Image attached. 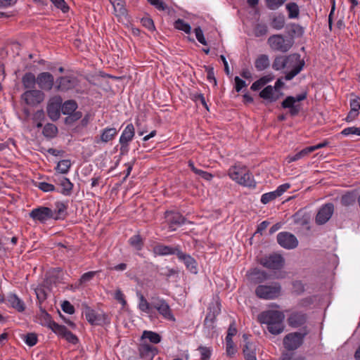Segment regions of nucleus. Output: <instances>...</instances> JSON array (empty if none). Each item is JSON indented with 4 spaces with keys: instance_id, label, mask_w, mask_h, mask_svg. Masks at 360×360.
Wrapping results in <instances>:
<instances>
[{
    "instance_id": "4468645a",
    "label": "nucleus",
    "mask_w": 360,
    "mask_h": 360,
    "mask_svg": "<svg viewBox=\"0 0 360 360\" xmlns=\"http://www.w3.org/2000/svg\"><path fill=\"white\" fill-rule=\"evenodd\" d=\"M334 212L333 203H326L321 206L316 216V223L319 225L326 224L332 217Z\"/></svg>"
},
{
    "instance_id": "4be33fe9",
    "label": "nucleus",
    "mask_w": 360,
    "mask_h": 360,
    "mask_svg": "<svg viewBox=\"0 0 360 360\" xmlns=\"http://www.w3.org/2000/svg\"><path fill=\"white\" fill-rule=\"evenodd\" d=\"M37 84L41 89L50 90L53 85V77L49 72L40 73L37 77Z\"/></svg>"
},
{
    "instance_id": "2f4dec72",
    "label": "nucleus",
    "mask_w": 360,
    "mask_h": 360,
    "mask_svg": "<svg viewBox=\"0 0 360 360\" xmlns=\"http://www.w3.org/2000/svg\"><path fill=\"white\" fill-rule=\"evenodd\" d=\"M115 15L120 18H127V10L121 0H110Z\"/></svg>"
},
{
    "instance_id": "e2e57ef3",
    "label": "nucleus",
    "mask_w": 360,
    "mask_h": 360,
    "mask_svg": "<svg viewBox=\"0 0 360 360\" xmlns=\"http://www.w3.org/2000/svg\"><path fill=\"white\" fill-rule=\"evenodd\" d=\"M114 298L119 302L120 304H122V306H124L126 304V300L124 299V295L122 293V292L117 289L115 290L114 293Z\"/></svg>"
},
{
    "instance_id": "bf43d9fd",
    "label": "nucleus",
    "mask_w": 360,
    "mask_h": 360,
    "mask_svg": "<svg viewBox=\"0 0 360 360\" xmlns=\"http://www.w3.org/2000/svg\"><path fill=\"white\" fill-rule=\"evenodd\" d=\"M141 23L146 28H147L150 31H153L155 30L153 21L150 18H143L141 19Z\"/></svg>"
},
{
    "instance_id": "338daca9",
    "label": "nucleus",
    "mask_w": 360,
    "mask_h": 360,
    "mask_svg": "<svg viewBox=\"0 0 360 360\" xmlns=\"http://www.w3.org/2000/svg\"><path fill=\"white\" fill-rule=\"evenodd\" d=\"M288 0H271V10H277L283 6Z\"/></svg>"
},
{
    "instance_id": "6ab92c4d",
    "label": "nucleus",
    "mask_w": 360,
    "mask_h": 360,
    "mask_svg": "<svg viewBox=\"0 0 360 360\" xmlns=\"http://www.w3.org/2000/svg\"><path fill=\"white\" fill-rule=\"evenodd\" d=\"M178 259L183 262L186 269L192 274L198 273V267L196 261L189 255L183 252L181 250L176 252Z\"/></svg>"
},
{
    "instance_id": "c03bdc74",
    "label": "nucleus",
    "mask_w": 360,
    "mask_h": 360,
    "mask_svg": "<svg viewBox=\"0 0 360 360\" xmlns=\"http://www.w3.org/2000/svg\"><path fill=\"white\" fill-rule=\"evenodd\" d=\"M153 308L151 303H149L142 295H140L139 309L143 312L150 314Z\"/></svg>"
},
{
    "instance_id": "f257e3e1",
    "label": "nucleus",
    "mask_w": 360,
    "mask_h": 360,
    "mask_svg": "<svg viewBox=\"0 0 360 360\" xmlns=\"http://www.w3.org/2000/svg\"><path fill=\"white\" fill-rule=\"evenodd\" d=\"M248 276L251 282L257 284L255 295L259 299H270V277L265 271L255 268L248 271Z\"/></svg>"
},
{
    "instance_id": "69168bd1",
    "label": "nucleus",
    "mask_w": 360,
    "mask_h": 360,
    "mask_svg": "<svg viewBox=\"0 0 360 360\" xmlns=\"http://www.w3.org/2000/svg\"><path fill=\"white\" fill-rule=\"evenodd\" d=\"M51 2L58 8L61 9L64 13L68 10L64 0H51Z\"/></svg>"
},
{
    "instance_id": "680f3d73",
    "label": "nucleus",
    "mask_w": 360,
    "mask_h": 360,
    "mask_svg": "<svg viewBox=\"0 0 360 360\" xmlns=\"http://www.w3.org/2000/svg\"><path fill=\"white\" fill-rule=\"evenodd\" d=\"M61 308L63 311L69 314H72L75 312L74 307L68 301L63 302Z\"/></svg>"
},
{
    "instance_id": "c9c22d12",
    "label": "nucleus",
    "mask_w": 360,
    "mask_h": 360,
    "mask_svg": "<svg viewBox=\"0 0 360 360\" xmlns=\"http://www.w3.org/2000/svg\"><path fill=\"white\" fill-rule=\"evenodd\" d=\"M269 65V59L266 55H260L255 60V66L258 71H262Z\"/></svg>"
},
{
    "instance_id": "8fccbe9b",
    "label": "nucleus",
    "mask_w": 360,
    "mask_h": 360,
    "mask_svg": "<svg viewBox=\"0 0 360 360\" xmlns=\"http://www.w3.org/2000/svg\"><path fill=\"white\" fill-rule=\"evenodd\" d=\"M25 342L30 347L35 345L37 342V337L35 333H27L24 337Z\"/></svg>"
},
{
    "instance_id": "9d476101",
    "label": "nucleus",
    "mask_w": 360,
    "mask_h": 360,
    "mask_svg": "<svg viewBox=\"0 0 360 360\" xmlns=\"http://www.w3.org/2000/svg\"><path fill=\"white\" fill-rule=\"evenodd\" d=\"M306 333L295 332L288 334L283 339V345L288 350H295L302 343Z\"/></svg>"
},
{
    "instance_id": "423d86ee",
    "label": "nucleus",
    "mask_w": 360,
    "mask_h": 360,
    "mask_svg": "<svg viewBox=\"0 0 360 360\" xmlns=\"http://www.w3.org/2000/svg\"><path fill=\"white\" fill-rule=\"evenodd\" d=\"M274 307L278 306L271 303V334L278 335L284 330L285 315L283 311L274 310Z\"/></svg>"
},
{
    "instance_id": "a19ab883",
    "label": "nucleus",
    "mask_w": 360,
    "mask_h": 360,
    "mask_svg": "<svg viewBox=\"0 0 360 360\" xmlns=\"http://www.w3.org/2000/svg\"><path fill=\"white\" fill-rule=\"evenodd\" d=\"M356 202V196L354 193L347 192L341 197L340 202L345 207L353 205Z\"/></svg>"
},
{
    "instance_id": "6e6552de",
    "label": "nucleus",
    "mask_w": 360,
    "mask_h": 360,
    "mask_svg": "<svg viewBox=\"0 0 360 360\" xmlns=\"http://www.w3.org/2000/svg\"><path fill=\"white\" fill-rule=\"evenodd\" d=\"M294 41L292 39L283 36V34L271 35V47L281 52H287L292 46Z\"/></svg>"
},
{
    "instance_id": "0e129e2a",
    "label": "nucleus",
    "mask_w": 360,
    "mask_h": 360,
    "mask_svg": "<svg viewBox=\"0 0 360 360\" xmlns=\"http://www.w3.org/2000/svg\"><path fill=\"white\" fill-rule=\"evenodd\" d=\"M151 5L154 6L160 11H165L167 8L166 5L160 0H147Z\"/></svg>"
},
{
    "instance_id": "7ed1b4c3",
    "label": "nucleus",
    "mask_w": 360,
    "mask_h": 360,
    "mask_svg": "<svg viewBox=\"0 0 360 360\" xmlns=\"http://www.w3.org/2000/svg\"><path fill=\"white\" fill-rule=\"evenodd\" d=\"M284 70L286 72L285 79L291 80L298 75L304 65V61L301 59L300 55L292 53L285 56Z\"/></svg>"
},
{
    "instance_id": "09e8293b",
    "label": "nucleus",
    "mask_w": 360,
    "mask_h": 360,
    "mask_svg": "<svg viewBox=\"0 0 360 360\" xmlns=\"http://www.w3.org/2000/svg\"><path fill=\"white\" fill-rule=\"evenodd\" d=\"M198 350L200 354L201 360H210L212 354V349L210 347L200 346L198 347Z\"/></svg>"
},
{
    "instance_id": "1a4fd4ad",
    "label": "nucleus",
    "mask_w": 360,
    "mask_h": 360,
    "mask_svg": "<svg viewBox=\"0 0 360 360\" xmlns=\"http://www.w3.org/2000/svg\"><path fill=\"white\" fill-rule=\"evenodd\" d=\"M30 217L36 221H39L40 223H46L47 221L50 219H53V217H56L53 214V210L50 209L47 207H38L37 208L33 209L30 212Z\"/></svg>"
},
{
    "instance_id": "412c9836",
    "label": "nucleus",
    "mask_w": 360,
    "mask_h": 360,
    "mask_svg": "<svg viewBox=\"0 0 360 360\" xmlns=\"http://www.w3.org/2000/svg\"><path fill=\"white\" fill-rule=\"evenodd\" d=\"M45 321L47 326L51 328L58 335L64 338L68 330L65 326L58 324L57 323L51 320L49 315L46 312H42L41 314Z\"/></svg>"
},
{
    "instance_id": "6e6d98bb",
    "label": "nucleus",
    "mask_w": 360,
    "mask_h": 360,
    "mask_svg": "<svg viewBox=\"0 0 360 360\" xmlns=\"http://www.w3.org/2000/svg\"><path fill=\"white\" fill-rule=\"evenodd\" d=\"M194 32L197 40L203 45H207V41L204 37L202 30L200 27L195 28Z\"/></svg>"
},
{
    "instance_id": "2eb2a0df",
    "label": "nucleus",
    "mask_w": 360,
    "mask_h": 360,
    "mask_svg": "<svg viewBox=\"0 0 360 360\" xmlns=\"http://www.w3.org/2000/svg\"><path fill=\"white\" fill-rule=\"evenodd\" d=\"M62 101L60 96H54L49 100L47 112L52 120H57L60 117Z\"/></svg>"
},
{
    "instance_id": "473e14b6",
    "label": "nucleus",
    "mask_w": 360,
    "mask_h": 360,
    "mask_svg": "<svg viewBox=\"0 0 360 360\" xmlns=\"http://www.w3.org/2000/svg\"><path fill=\"white\" fill-rule=\"evenodd\" d=\"M289 19H297L300 17V8L297 3L289 2L285 4Z\"/></svg>"
},
{
    "instance_id": "864d4df0",
    "label": "nucleus",
    "mask_w": 360,
    "mask_h": 360,
    "mask_svg": "<svg viewBox=\"0 0 360 360\" xmlns=\"http://www.w3.org/2000/svg\"><path fill=\"white\" fill-rule=\"evenodd\" d=\"M96 274L97 271H89L84 274L79 279V284L82 285L88 283L95 276Z\"/></svg>"
},
{
    "instance_id": "5701e85b",
    "label": "nucleus",
    "mask_w": 360,
    "mask_h": 360,
    "mask_svg": "<svg viewBox=\"0 0 360 360\" xmlns=\"http://www.w3.org/2000/svg\"><path fill=\"white\" fill-rule=\"evenodd\" d=\"M54 181L60 185L62 188L61 193L64 195L68 196L71 194L73 184L69 179L61 176L58 174H55L53 176Z\"/></svg>"
},
{
    "instance_id": "052dcab7",
    "label": "nucleus",
    "mask_w": 360,
    "mask_h": 360,
    "mask_svg": "<svg viewBox=\"0 0 360 360\" xmlns=\"http://www.w3.org/2000/svg\"><path fill=\"white\" fill-rule=\"evenodd\" d=\"M235 81V89L237 92L242 90L243 88L247 86L245 82L241 79L239 77L236 76L234 78Z\"/></svg>"
},
{
    "instance_id": "b1692460",
    "label": "nucleus",
    "mask_w": 360,
    "mask_h": 360,
    "mask_svg": "<svg viewBox=\"0 0 360 360\" xmlns=\"http://www.w3.org/2000/svg\"><path fill=\"white\" fill-rule=\"evenodd\" d=\"M134 135L135 129L134 125L132 124H127L122 131V134L120 137L119 142L120 145H122L123 148L128 146L129 142L132 141Z\"/></svg>"
},
{
    "instance_id": "393cba45",
    "label": "nucleus",
    "mask_w": 360,
    "mask_h": 360,
    "mask_svg": "<svg viewBox=\"0 0 360 360\" xmlns=\"http://www.w3.org/2000/svg\"><path fill=\"white\" fill-rule=\"evenodd\" d=\"M307 316L299 311H294L288 318V323L292 328H298L305 323Z\"/></svg>"
},
{
    "instance_id": "de8ad7c7",
    "label": "nucleus",
    "mask_w": 360,
    "mask_h": 360,
    "mask_svg": "<svg viewBox=\"0 0 360 360\" xmlns=\"http://www.w3.org/2000/svg\"><path fill=\"white\" fill-rule=\"evenodd\" d=\"M290 188L289 184H283L280 185L277 189L274 191H271V200L281 196L284 192H285Z\"/></svg>"
},
{
    "instance_id": "49530a36",
    "label": "nucleus",
    "mask_w": 360,
    "mask_h": 360,
    "mask_svg": "<svg viewBox=\"0 0 360 360\" xmlns=\"http://www.w3.org/2000/svg\"><path fill=\"white\" fill-rule=\"evenodd\" d=\"M286 56H278L275 58L271 67L276 70H282L285 68Z\"/></svg>"
},
{
    "instance_id": "58836bf2",
    "label": "nucleus",
    "mask_w": 360,
    "mask_h": 360,
    "mask_svg": "<svg viewBox=\"0 0 360 360\" xmlns=\"http://www.w3.org/2000/svg\"><path fill=\"white\" fill-rule=\"evenodd\" d=\"M23 86L26 89L33 88L37 83V78L31 72L26 73L22 79Z\"/></svg>"
},
{
    "instance_id": "37998d69",
    "label": "nucleus",
    "mask_w": 360,
    "mask_h": 360,
    "mask_svg": "<svg viewBox=\"0 0 360 360\" xmlns=\"http://www.w3.org/2000/svg\"><path fill=\"white\" fill-rule=\"evenodd\" d=\"M70 167V160H62L58 162L56 169L58 173L65 174L69 172Z\"/></svg>"
},
{
    "instance_id": "603ef678",
    "label": "nucleus",
    "mask_w": 360,
    "mask_h": 360,
    "mask_svg": "<svg viewBox=\"0 0 360 360\" xmlns=\"http://www.w3.org/2000/svg\"><path fill=\"white\" fill-rule=\"evenodd\" d=\"M129 243L136 250H141L142 247L141 238L139 235H134L129 239Z\"/></svg>"
},
{
    "instance_id": "c85d7f7f",
    "label": "nucleus",
    "mask_w": 360,
    "mask_h": 360,
    "mask_svg": "<svg viewBox=\"0 0 360 360\" xmlns=\"http://www.w3.org/2000/svg\"><path fill=\"white\" fill-rule=\"evenodd\" d=\"M257 321L263 328L264 333L267 334L270 332V311H264L258 314Z\"/></svg>"
},
{
    "instance_id": "a211bd4d",
    "label": "nucleus",
    "mask_w": 360,
    "mask_h": 360,
    "mask_svg": "<svg viewBox=\"0 0 360 360\" xmlns=\"http://www.w3.org/2000/svg\"><path fill=\"white\" fill-rule=\"evenodd\" d=\"M350 110L349 111L345 121L351 122L356 119L360 113V97L352 96L349 100Z\"/></svg>"
},
{
    "instance_id": "4d7b16f0",
    "label": "nucleus",
    "mask_w": 360,
    "mask_h": 360,
    "mask_svg": "<svg viewBox=\"0 0 360 360\" xmlns=\"http://www.w3.org/2000/svg\"><path fill=\"white\" fill-rule=\"evenodd\" d=\"M37 186L44 192H50L55 190V186L53 184L44 181L39 182Z\"/></svg>"
},
{
    "instance_id": "f704fd0d",
    "label": "nucleus",
    "mask_w": 360,
    "mask_h": 360,
    "mask_svg": "<svg viewBox=\"0 0 360 360\" xmlns=\"http://www.w3.org/2000/svg\"><path fill=\"white\" fill-rule=\"evenodd\" d=\"M290 30L288 31L289 38L293 39L295 37H300L304 32V27L299 24L291 22L288 24Z\"/></svg>"
},
{
    "instance_id": "13d9d810",
    "label": "nucleus",
    "mask_w": 360,
    "mask_h": 360,
    "mask_svg": "<svg viewBox=\"0 0 360 360\" xmlns=\"http://www.w3.org/2000/svg\"><path fill=\"white\" fill-rule=\"evenodd\" d=\"M237 353V348L234 343L226 345V354L229 357H233Z\"/></svg>"
},
{
    "instance_id": "f8f14e48",
    "label": "nucleus",
    "mask_w": 360,
    "mask_h": 360,
    "mask_svg": "<svg viewBox=\"0 0 360 360\" xmlns=\"http://www.w3.org/2000/svg\"><path fill=\"white\" fill-rule=\"evenodd\" d=\"M270 82V76L266 75L255 81L251 86L252 91H259L264 88L260 92L259 96L264 99L270 98V85L267 84Z\"/></svg>"
},
{
    "instance_id": "0eeeda50",
    "label": "nucleus",
    "mask_w": 360,
    "mask_h": 360,
    "mask_svg": "<svg viewBox=\"0 0 360 360\" xmlns=\"http://www.w3.org/2000/svg\"><path fill=\"white\" fill-rule=\"evenodd\" d=\"M151 305L164 319L168 321H175V318L170 307L164 299L159 297L153 298L151 301Z\"/></svg>"
},
{
    "instance_id": "a878e982",
    "label": "nucleus",
    "mask_w": 360,
    "mask_h": 360,
    "mask_svg": "<svg viewBox=\"0 0 360 360\" xmlns=\"http://www.w3.org/2000/svg\"><path fill=\"white\" fill-rule=\"evenodd\" d=\"M286 18L283 13L277 12L271 15V28L281 30L285 27Z\"/></svg>"
},
{
    "instance_id": "7c9ffc66",
    "label": "nucleus",
    "mask_w": 360,
    "mask_h": 360,
    "mask_svg": "<svg viewBox=\"0 0 360 360\" xmlns=\"http://www.w3.org/2000/svg\"><path fill=\"white\" fill-rule=\"evenodd\" d=\"M117 131L115 127H107L101 131L99 141L102 143H108L112 140L117 135Z\"/></svg>"
},
{
    "instance_id": "4c0bfd02",
    "label": "nucleus",
    "mask_w": 360,
    "mask_h": 360,
    "mask_svg": "<svg viewBox=\"0 0 360 360\" xmlns=\"http://www.w3.org/2000/svg\"><path fill=\"white\" fill-rule=\"evenodd\" d=\"M77 108V104L75 101L70 100L61 104V112L64 115H71Z\"/></svg>"
},
{
    "instance_id": "aec40b11",
    "label": "nucleus",
    "mask_w": 360,
    "mask_h": 360,
    "mask_svg": "<svg viewBox=\"0 0 360 360\" xmlns=\"http://www.w3.org/2000/svg\"><path fill=\"white\" fill-rule=\"evenodd\" d=\"M45 321L47 326L51 328L58 335L64 338L68 330L65 326L58 324L57 323L51 320L49 315L46 312H42L41 314Z\"/></svg>"
},
{
    "instance_id": "9b49d317",
    "label": "nucleus",
    "mask_w": 360,
    "mask_h": 360,
    "mask_svg": "<svg viewBox=\"0 0 360 360\" xmlns=\"http://www.w3.org/2000/svg\"><path fill=\"white\" fill-rule=\"evenodd\" d=\"M277 242L282 248L287 250L295 249L299 244L296 236L287 231L280 232L277 235Z\"/></svg>"
},
{
    "instance_id": "dca6fc26",
    "label": "nucleus",
    "mask_w": 360,
    "mask_h": 360,
    "mask_svg": "<svg viewBox=\"0 0 360 360\" xmlns=\"http://www.w3.org/2000/svg\"><path fill=\"white\" fill-rule=\"evenodd\" d=\"M44 94L39 90H29L22 95V99L26 104L34 106L44 101Z\"/></svg>"
},
{
    "instance_id": "72a5a7b5",
    "label": "nucleus",
    "mask_w": 360,
    "mask_h": 360,
    "mask_svg": "<svg viewBox=\"0 0 360 360\" xmlns=\"http://www.w3.org/2000/svg\"><path fill=\"white\" fill-rule=\"evenodd\" d=\"M243 352L245 360H257L255 347L253 344L246 342Z\"/></svg>"
},
{
    "instance_id": "e433bc0d",
    "label": "nucleus",
    "mask_w": 360,
    "mask_h": 360,
    "mask_svg": "<svg viewBox=\"0 0 360 360\" xmlns=\"http://www.w3.org/2000/svg\"><path fill=\"white\" fill-rule=\"evenodd\" d=\"M67 206L62 202H56L55 203V209L53 210V214L57 217H53V219L58 220L65 216Z\"/></svg>"
},
{
    "instance_id": "cd10ccee",
    "label": "nucleus",
    "mask_w": 360,
    "mask_h": 360,
    "mask_svg": "<svg viewBox=\"0 0 360 360\" xmlns=\"http://www.w3.org/2000/svg\"><path fill=\"white\" fill-rule=\"evenodd\" d=\"M157 353L158 349L148 344H143L140 347V355L146 360H153Z\"/></svg>"
},
{
    "instance_id": "39448f33",
    "label": "nucleus",
    "mask_w": 360,
    "mask_h": 360,
    "mask_svg": "<svg viewBox=\"0 0 360 360\" xmlns=\"http://www.w3.org/2000/svg\"><path fill=\"white\" fill-rule=\"evenodd\" d=\"M285 264V259L278 253H271V278H283L286 272L281 271Z\"/></svg>"
},
{
    "instance_id": "ddd939ff",
    "label": "nucleus",
    "mask_w": 360,
    "mask_h": 360,
    "mask_svg": "<svg viewBox=\"0 0 360 360\" xmlns=\"http://www.w3.org/2000/svg\"><path fill=\"white\" fill-rule=\"evenodd\" d=\"M4 302L8 307L14 309L18 312H23L26 309V304L25 302L20 298L16 294L13 292L8 293L5 297H4Z\"/></svg>"
},
{
    "instance_id": "3c124183",
    "label": "nucleus",
    "mask_w": 360,
    "mask_h": 360,
    "mask_svg": "<svg viewBox=\"0 0 360 360\" xmlns=\"http://www.w3.org/2000/svg\"><path fill=\"white\" fill-rule=\"evenodd\" d=\"M341 134L344 136H349L351 134L360 136V127H349L345 128Z\"/></svg>"
},
{
    "instance_id": "ea45409f",
    "label": "nucleus",
    "mask_w": 360,
    "mask_h": 360,
    "mask_svg": "<svg viewBox=\"0 0 360 360\" xmlns=\"http://www.w3.org/2000/svg\"><path fill=\"white\" fill-rule=\"evenodd\" d=\"M174 27L175 29L182 31L186 34H190L191 32V25L186 22L182 19H177L174 22Z\"/></svg>"
},
{
    "instance_id": "bb28decb",
    "label": "nucleus",
    "mask_w": 360,
    "mask_h": 360,
    "mask_svg": "<svg viewBox=\"0 0 360 360\" xmlns=\"http://www.w3.org/2000/svg\"><path fill=\"white\" fill-rule=\"evenodd\" d=\"M57 88L60 91H68L76 85V79L70 77H62L57 81Z\"/></svg>"
},
{
    "instance_id": "79ce46f5",
    "label": "nucleus",
    "mask_w": 360,
    "mask_h": 360,
    "mask_svg": "<svg viewBox=\"0 0 360 360\" xmlns=\"http://www.w3.org/2000/svg\"><path fill=\"white\" fill-rule=\"evenodd\" d=\"M141 338L143 339H148L150 342L154 344H158L161 340V337L159 334L150 330H144Z\"/></svg>"
},
{
    "instance_id": "5fc2aeb1",
    "label": "nucleus",
    "mask_w": 360,
    "mask_h": 360,
    "mask_svg": "<svg viewBox=\"0 0 360 360\" xmlns=\"http://www.w3.org/2000/svg\"><path fill=\"white\" fill-rule=\"evenodd\" d=\"M281 285L276 282H271V299L278 297L281 295Z\"/></svg>"
},
{
    "instance_id": "a18cd8bd",
    "label": "nucleus",
    "mask_w": 360,
    "mask_h": 360,
    "mask_svg": "<svg viewBox=\"0 0 360 360\" xmlns=\"http://www.w3.org/2000/svg\"><path fill=\"white\" fill-rule=\"evenodd\" d=\"M57 127L53 124H47L43 129V134L49 138L54 137L57 134Z\"/></svg>"
},
{
    "instance_id": "f3484780",
    "label": "nucleus",
    "mask_w": 360,
    "mask_h": 360,
    "mask_svg": "<svg viewBox=\"0 0 360 360\" xmlns=\"http://www.w3.org/2000/svg\"><path fill=\"white\" fill-rule=\"evenodd\" d=\"M165 219L170 231H175L185 222V219L181 214L172 211L165 212Z\"/></svg>"
},
{
    "instance_id": "f03ea898",
    "label": "nucleus",
    "mask_w": 360,
    "mask_h": 360,
    "mask_svg": "<svg viewBox=\"0 0 360 360\" xmlns=\"http://www.w3.org/2000/svg\"><path fill=\"white\" fill-rule=\"evenodd\" d=\"M229 177L238 184L248 187L255 186V181L247 168L240 165L231 167L229 170Z\"/></svg>"
},
{
    "instance_id": "c756f323",
    "label": "nucleus",
    "mask_w": 360,
    "mask_h": 360,
    "mask_svg": "<svg viewBox=\"0 0 360 360\" xmlns=\"http://www.w3.org/2000/svg\"><path fill=\"white\" fill-rule=\"evenodd\" d=\"M178 251L180 250L177 248L163 245H158L153 248V252L156 255H176Z\"/></svg>"
},
{
    "instance_id": "774afa93",
    "label": "nucleus",
    "mask_w": 360,
    "mask_h": 360,
    "mask_svg": "<svg viewBox=\"0 0 360 360\" xmlns=\"http://www.w3.org/2000/svg\"><path fill=\"white\" fill-rule=\"evenodd\" d=\"M64 338L68 341L70 343L76 344L78 341L77 338L70 330H68L65 335L64 336Z\"/></svg>"
},
{
    "instance_id": "20e7f679",
    "label": "nucleus",
    "mask_w": 360,
    "mask_h": 360,
    "mask_svg": "<svg viewBox=\"0 0 360 360\" xmlns=\"http://www.w3.org/2000/svg\"><path fill=\"white\" fill-rule=\"evenodd\" d=\"M307 92H303L296 96H287L281 103V106L283 108H288L290 114L292 116H295L298 115L301 110L300 104L297 103L304 101L307 98Z\"/></svg>"
}]
</instances>
